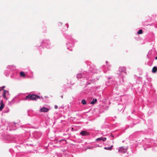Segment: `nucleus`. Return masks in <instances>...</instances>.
Wrapping results in <instances>:
<instances>
[{
    "instance_id": "1",
    "label": "nucleus",
    "mask_w": 157,
    "mask_h": 157,
    "mask_svg": "<svg viewBox=\"0 0 157 157\" xmlns=\"http://www.w3.org/2000/svg\"><path fill=\"white\" fill-rule=\"evenodd\" d=\"M41 98H42V97H40L39 96L35 95L33 94H29L26 97L25 100L30 99L33 100H36L37 99H40Z\"/></svg>"
},
{
    "instance_id": "2",
    "label": "nucleus",
    "mask_w": 157,
    "mask_h": 157,
    "mask_svg": "<svg viewBox=\"0 0 157 157\" xmlns=\"http://www.w3.org/2000/svg\"><path fill=\"white\" fill-rule=\"evenodd\" d=\"M126 69L124 67H120L119 69L118 72L117 73L118 74H120L121 76L123 78L124 74H126Z\"/></svg>"
},
{
    "instance_id": "3",
    "label": "nucleus",
    "mask_w": 157,
    "mask_h": 157,
    "mask_svg": "<svg viewBox=\"0 0 157 157\" xmlns=\"http://www.w3.org/2000/svg\"><path fill=\"white\" fill-rule=\"evenodd\" d=\"M127 147H126L124 148V147H121L119 148L118 151L121 153H125L127 151Z\"/></svg>"
},
{
    "instance_id": "4",
    "label": "nucleus",
    "mask_w": 157,
    "mask_h": 157,
    "mask_svg": "<svg viewBox=\"0 0 157 157\" xmlns=\"http://www.w3.org/2000/svg\"><path fill=\"white\" fill-rule=\"evenodd\" d=\"M3 93L2 96L3 97L6 99L7 100L8 98L6 97V94H9V91L8 90H3Z\"/></svg>"
},
{
    "instance_id": "5",
    "label": "nucleus",
    "mask_w": 157,
    "mask_h": 157,
    "mask_svg": "<svg viewBox=\"0 0 157 157\" xmlns=\"http://www.w3.org/2000/svg\"><path fill=\"white\" fill-rule=\"evenodd\" d=\"M49 111V109L45 107H43L40 109V112H47Z\"/></svg>"
},
{
    "instance_id": "6",
    "label": "nucleus",
    "mask_w": 157,
    "mask_h": 157,
    "mask_svg": "<svg viewBox=\"0 0 157 157\" xmlns=\"http://www.w3.org/2000/svg\"><path fill=\"white\" fill-rule=\"evenodd\" d=\"M80 134L83 136H87L89 134V133L86 131H83L81 132Z\"/></svg>"
},
{
    "instance_id": "7",
    "label": "nucleus",
    "mask_w": 157,
    "mask_h": 157,
    "mask_svg": "<svg viewBox=\"0 0 157 157\" xmlns=\"http://www.w3.org/2000/svg\"><path fill=\"white\" fill-rule=\"evenodd\" d=\"M106 140V137H99L98 138H97L96 139V141H100V140H102L103 141H105Z\"/></svg>"
},
{
    "instance_id": "8",
    "label": "nucleus",
    "mask_w": 157,
    "mask_h": 157,
    "mask_svg": "<svg viewBox=\"0 0 157 157\" xmlns=\"http://www.w3.org/2000/svg\"><path fill=\"white\" fill-rule=\"evenodd\" d=\"M4 105L3 102V101L2 100L0 102V111H2L3 109Z\"/></svg>"
},
{
    "instance_id": "9",
    "label": "nucleus",
    "mask_w": 157,
    "mask_h": 157,
    "mask_svg": "<svg viewBox=\"0 0 157 157\" xmlns=\"http://www.w3.org/2000/svg\"><path fill=\"white\" fill-rule=\"evenodd\" d=\"M113 147V145H111V147H104V149L108 150H109L111 151L112 149V148Z\"/></svg>"
},
{
    "instance_id": "10",
    "label": "nucleus",
    "mask_w": 157,
    "mask_h": 157,
    "mask_svg": "<svg viewBox=\"0 0 157 157\" xmlns=\"http://www.w3.org/2000/svg\"><path fill=\"white\" fill-rule=\"evenodd\" d=\"M157 71V67H154L152 69V71L153 73H155Z\"/></svg>"
},
{
    "instance_id": "11",
    "label": "nucleus",
    "mask_w": 157,
    "mask_h": 157,
    "mask_svg": "<svg viewBox=\"0 0 157 157\" xmlns=\"http://www.w3.org/2000/svg\"><path fill=\"white\" fill-rule=\"evenodd\" d=\"M83 76V75H82V73H79L77 74V78H81Z\"/></svg>"
},
{
    "instance_id": "12",
    "label": "nucleus",
    "mask_w": 157,
    "mask_h": 157,
    "mask_svg": "<svg viewBox=\"0 0 157 157\" xmlns=\"http://www.w3.org/2000/svg\"><path fill=\"white\" fill-rule=\"evenodd\" d=\"M97 101L96 99L94 98L92 101L91 102V104H94Z\"/></svg>"
},
{
    "instance_id": "13",
    "label": "nucleus",
    "mask_w": 157,
    "mask_h": 157,
    "mask_svg": "<svg viewBox=\"0 0 157 157\" xmlns=\"http://www.w3.org/2000/svg\"><path fill=\"white\" fill-rule=\"evenodd\" d=\"M20 75L22 77H24L25 76V74L23 72H21L20 73Z\"/></svg>"
},
{
    "instance_id": "14",
    "label": "nucleus",
    "mask_w": 157,
    "mask_h": 157,
    "mask_svg": "<svg viewBox=\"0 0 157 157\" xmlns=\"http://www.w3.org/2000/svg\"><path fill=\"white\" fill-rule=\"evenodd\" d=\"M143 33L142 30L141 29L139 30L137 32L138 34H141Z\"/></svg>"
},
{
    "instance_id": "15",
    "label": "nucleus",
    "mask_w": 157,
    "mask_h": 157,
    "mask_svg": "<svg viewBox=\"0 0 157 157\" xmlns=\"http://www.w3.org/2000/svg\"><path fill=\"white\" fill-rule=\"evenodd\" d=\"M82 103L83 105H85L86 104V101L84 99H82Z\"/></svg>"
},
{
    "instance_id": "16",
    "label": "nucleus",
    "mask_w": 157,
    "mask_h": 157,
    "mask_svg": "<svg viewBox=\"0 0 157 157\" xmlns=\"http://www.w3.org/2000/svg\"><path fill=\"white\" fill-rule=\"evenodd\" d=\"M12 66H7V68H12Z\"/></svg>"
},
{
    "instance_id": "17",
    "label": "nucleus",
    "mask_w": 157,
    "mask_h": 157,
    "mask_svg": "<svg viewBox=\"0 0 157 157\" xmlns=\"http://www.w3.org/2000/svg\"><path fill=\"white\" fill-rule=\"evenodd\" d=\"M57 108H58V106L56 105H55V109H57Z\"/></svg>"
},
{
    "instance_id": "18",
    "label": "nucleus",
    "mask_w": 157,
    "mask_h": 157,
    "mask_svg": "<svg viewBox=\"0 0 157 157\" xmlns=\"http://www.w3.org/2000/svg\"><path fill=\"white\" fill-rule=\"evenodd\" d=\"M70 44H69V43H67V46H68Z\"/></svg>"
},
{
    "instance_id": "19",
    "label": "nucleus",
    "mask_w": 157,
    "mask_h": 157,
    "mask_svg": "<svg viewBox=\"0 0 157 157\" xmlns=\"http://www.w3.org/2000/svg\"><path fill=\"white\" fill-rule=\"evenodd\" d=\"M5 87V86H4L2 87V89L3 88H4Z\"/></svg>"
},
{
    "instance_id": "20",
    "label": "nucleus",
    "mask_w": 157,
    "mask_h": 157,
    "mask_svg": "<svg viewBox=\"0 0 157 157\" xmlns=\"http://www.w3.org/2000/svg\"><path fill=\"white\" fill-rule=\"evenodd\" d=\"M155 59H157V56H156V57H155Z\"/></svg>"
},
{
    "instance_id": "21",
    "label": "nucleus",
    "mask_w": 157,
    "mask_h": 157,
    "mask_svg": "<svg viewBox=\"0 0 157 157\" xmlns=\"http://www.w3.org/2000/svg\"><path fill=\"white\" fill-rule=\"evenodd\" d=\"M61 98H63V96H61Z\"/></svg>"
},
{
    "instance_id": "22",
    "label": "nucleus",
    "mask_w": 157,
    "mask_h": 157,
    "mask_svg": "<svg viewBox=\"0 0 157 157\" xmlns=\"http://www.w3.org/2000/svg\"><path fill=\"white\" fill-rule=\"evenodd\" d=\"M108 62L107 61H106V63L107 64Z\"/></svg>"
},
{
    "instance_id": "23",
    "label": "nucleus",
    "mask_w": 157,
    "mask_h": 157,
    "mask_svg": "<svg viewBox=\"0 0 157 157\" xmlns=\"http://www.w3.org/2000/svg\"><path fill=\"white\" fill-rule=\"evenodd\" d=\"M71 129H72V130H73V128H71Z\"/></svg>"
},
{
    "instance_id": "24",
    "label": "nucleus",
    "mask_w": 157,
    "mask_h": 157,
    "mask_svg": "<svg viewBox=\"0 0 157 157\" xmlns=\"http://www.w3.org/2000/svg\"><path fill=\"white\" fill-rule=\"evenodd\" d=\"M1 89H0V91H1Z\"/></svg>"
}]
</instances>
